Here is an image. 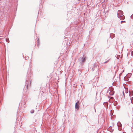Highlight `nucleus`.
I'll use <instances>...</instances> for the list:
<instances>
[{"label": "nucleus", "mask_w": 133, "mask_h": 133, "mask_svg": "<svg viewBox=\"0 0 133 133\" xmlns=\"http://www.w3.org/2000/svg\"><path fill=\"white\" fill-rule=\"evenodd\" d=\"M86 60V57L83 55V57H80L78 59V62L80 64L83 65Z\"/></svg>", "instance_id": "f257e3e1"}, {"label": "nucleus", "mask_w": 133, "mask_h": 133, "mask_svg": "<svg viewBox=\"0 0 133 133\" xmlns=\"http://www.w3.org/2000/svg\"><path fill=\"white\" fill-rule=\"evenodd\" d=\"M97 64L96 63L94 64L93 67H92V71L94 70L95 69L97 68Z\"/></svg>", "instance_id": "f03ea898"}, {"label": "nucleus", "mask_w": 133, "mask_h": 133, "mask_svg": "<svg viewBox=\"0 0 133 133\" xmlns=\"http://www.w3.org/2000/svg\"><path fill=\"white\" fill-rule=\"evenodd\" d=\"M117 14L118 17L119 18V16L122 15H123V12L121 11H119L118 12Z\"/></svg>", "instance_id": "7ed1b4c3"}, {"label": "nucleus", "mask_w": 133, "mask_h": 133, "mask_svg": "<svg viewBox=\"0 0 133 133\" xmlns=\"http://www.w3.org/2000/svg\"><path fill=\"white\" fill-rule=\"evenodd\" d=\"M75 108L77 110H78L79 108V105L77 103V102L76 103H75Z\"/></svg>", "instance_id": "20e7f679"}, {"label": "nucleus", "mask_w": 133, "mask_h": 133, "mask_svg": "<svg viewBox=\"0 0 133 133\" xmlns=\"http://www.w3.org/2000/svg\"><path fill=\"white\" fill-rule=\"evenodd\" d=\"M110 36L111 38H112L115 36V34L112 33H111L110 35Z\"/></svg>", "instance_id": "39448f33"}, {"label": "nucleus", "mask_w": 133, "mask_h": 133, "mask_svg": "<svg viewBox=\"0 0 133 133\" xmlns=\"http://www.w3.org/2000/svg\"><path fill=\"white\" fill-rule=\"evenodd\" d=\"M26 88H27V89H28V87L29 85V83H28V81L27 80H26Z\"/></svg>", "instance_id": "423d86ee"}, {"label": "nucleus", "mask_w": 133, "mask_h": 133, "mask_svg": "<svg viewBox=\"0 0 133 133\" xmlns=\"http://www.w3.org/2000/svg\"><path fill=\"white\" fill-rule=\"evenodd\" d=\"M108 129L111 131H113V130H112V128L111 126H110L109 127V128Z\"/></svg>", "instance_id": "0eeeda50"}, {"label": "nucleus", "mask_w": 133, "mask_h": 133, "mask_svg": "<svg viewBox=\"0 0 133 133\" xmlns=\"http://www.w3.org/2000/svg\"><path fill=\"white\" fill-rule=\"evenodd\" d=\"M37 46L38 47H39V45L40 44L39 43V38H38V40H37Z\"/></svg>", "instance_id": "6e6552de"}, {"label": "nucleus", "mask_w": 133, "mask_h": 133, "mask_svg": "<svg viewBox=\"0 0 133 133\" xmlns=\"http://www.w3.org/2000/svg\"><path fill=\"white\" fill-rule=\"evenodd\" d=\"M117 125L119 127H120L122 125L120 123V122H118L117 123Z\"/></svg>", "instance_id": "1a4fd4ad"}, {"label": "nucleus", "mask_w": 133, "mask_h": 133, "mask_svg": "<svg viewBox=\"0 0 133 133\" xmlns=\"http://www.w3.org/2000/svg\"><path fill=\"white\" fill-rule=\"evenodd\" d=\"M34 110H32L30 111V113L31 114H33L34 113Z\"/></svg>", "instance_id": "9d476101"}, {"label": "nucleus", "mask_w": 133, "mask_h": 133, "mask_svg": "<svg viewBox=\"0 0 133 133\" xmlns=\"http://www.w3.org/2000/svg\"><path fill=\"white\" fill-rule=\"evenodd\" d=\"M113 111V110H111V113H110V115H111V116H112L113 115V114L112 113V112Z\"/></svg>", "instance_id": "9b49d317"}, {"label": "nucleus", "mask_w": 133, "mask_h": 133, "mask_svg": "<svg viewBox=\"0 0 133 133\" xmlns=\"http://www.w3.org/2000/svg\"><path fill=\"white\" fill-rule=\"evenodd\" d=\"M6 41L8 43L10 41H9V39L8 38L6 39Z\"/></svg>", "instance_id": "f8f14e48"}, {"label": "nucleus", "mask_w": 133, "mask_h": 133, "mask_svg": "<svg viewBox=\"0 0 133 133\" xmlns=\"http://www.w3.org/2000/svg\"><path fill=\"white\" fill-rule=\"evenodd\" d=\"M114 106H116V101H115L114 103Z\"/></svg>", "instance_id": "ddd939ff"}, {"label": "nucleus", "mask_w": 133, "mask_h": 133, "mask_svg": "<svg viewBox=\"0 0 133 133\" xmlns=\"http://www.w3.org/2000/svg\"><path fill=\"white\" fill-rule=\"evenodd\" d=\"M105 104H107V105H108V103H107V102H104L103 103V104L105 105Z\"/></svg>", "instance_id": "4468645a"}, {"label": "nucleus", "mask_w": 133, "mask_h": 133, "mask_svg": "<svg viewBox=\"0 0 133 133\" xmlns=\"http://www.w3.org/2000/svg\"><path fill=\"white\" fill-rule=\"evenodd\" d=\"M119 55H118L117 56V59H118L119 58Z\"/></svg>", "instance_id": "2eb2a0df"}, {"label": "nucleus", "mask_w": 133, "mask_h": 133, "mask_svg": "<svg viewBox=\"0 0 133 133\" xmlns=\"http://www.w3.org/2000/svg\"><path fill=\"white\" fill-rule=\"evenodd\" d=\"M108 61L109 60H108V61H106L105 62H104V63H105L107 62H108Z\"/></svg>", "instance_id": "dca6fc26"}, {"label": "nucleus", "mask_w": 133, "mask_h": 133, "mask_svg": "<svg viewBox=\"0 0 133 133\" xmlns=\"http://www.w3.org/2000/svg\"><path fill=\"white\" fill-rule=\"evenodd\" d=\"M115 83L114 82L112 83V85H114L115 84Z\"/></svg>", "instance_id": "f3484780"}, {"label": "nucleus", "mask_w": 133, "mask_h": 133, "mask_svg": "<svg viewBox=\"0 0 133 133\" xmlns=\"http://www.w3.org/2000/svg\"><path fill=\"white\" fill-rule=\"evenodd\" d=\"M122 93H123V95H124V92L123 91L122 92Z\"/></svg>", "instance_id": "a211bd4d"}, {"label": "nucleus", "mask_w": 133, "mask_h": 133, "mask_svg": "<svg viewBox=\"0 0 133 133\" xmlns=\"http://www.w3.org/2000/svg\"><path fill=\"white\" fill-rule=\"evenodd\" d=\"M115 73H116V70L115 71Z\"/></svg>", "instance_id": "6ab92c4d"}, {"label": "nucleus", "mask_w": 133, "mask_h": 133, "mask_svg": "<svg viewBox=\"0 0 133 133\" xmlns=\"http://www.w3.org/2000/svg\"><path fill=\"white\" fill-rule=\"evenodd\" d=\"M113 94H111V95H113Z\"/></svg>", "instance_id": "aec40b11"}, {"label": "nucleus", "mask_w": 133, "mask_h": 133, "mask_svg": "<svg viewBox=\"0 0 133 133\" xmlns=\"http://www.w3.org/2000/svg\"><path fill=\"white\" fill-rule=\"evenodd\" d=\"M108 98H109V96H108Z\"/></svg>", "instance_id": "412c9836"}, {"label": "nucleus", "mask_w": 133, "mask_h": 133, "mask_svg": "<svg viewBox=\"0 0 133 133\" xmlns=\"http://www.w3.org/2000/svg\"><path fill=\"white\" fill-rule=\"evenodd\" d=\"M30 79H29V82L30 81Z\"/></svg>", "instance_id": "4be33fe9"}, {"label": "nucleus", "mask_w": 133, "mask_h": 133, "mask_svg": "<svg viewBox=\"0 0 133 133\" xmlns=\"http://www.w3.org/2000/svg\"><path fill=\"white\" fill-rule=\"evenodd\" d=\"M30 83H31V82H30Z\"/></svg>", "instance_id": "5701e85b"}, {"label": "nucleus", "mask_w": 133, "mask_h": 133, "mask_svg": "<svg viewBox=\"0 0 133 133\" xmlns=\"http://www.w3.org/2000/svg\"><path fill=\"white\" fill-rule=\"evenodd\" d=\"M116 108V107H115Z\"/></svg>", "instance_id": "b1692460"}]
</instances>
